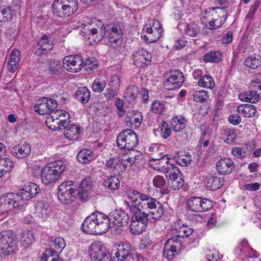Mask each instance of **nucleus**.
<instances>
[{"mask_svg": "<svg viewBox=\"0 0 261 261\" xmlns=\"http://www.w3.org/2000/svg\"><path fill=\"white\" fill-rule=\"evenodd\" d=\"M106 218L108 220L109 229L114 226L118 227L126 225L129 219L128 214L121 210L111 212L108 216L106 215Z\"/></svg>", "mask_w": 261, "mask_h": 261, "instance_id": "obj_11", "label": "nucleus"}, {"mask_svg": "<svg viewBox=\"0 0 261 261\" xmlns=\"http://www.w3.org/2000/svg\"><path fill=\"white\" fill-rule=\"evenodd\" d=\"M52 9L54 14L59 17L69 16L77 10L78 3L77 0H55Z\"/></svg>", "mask_w": 261, "mask_h": 261, "instance_id": "obj_4", "label": "nucleus"}, {"mask_svg": "<svg viewBox=\"0 0 261 261\" xmlns=\"http://www.w3.org/2000/svg\"><path fill=\"white\" fill-rule=\"evenodd\" d=\"M222 55L218 51H211L203 56L205 62L219 63L222 60Z\"/></svg>", "mask_w": 261, "mask_h": 261, "instance_id": "obj_47", "label": "nucleus"}, {"mask_svg": "<svg viewBox=\"0 0 261 261\" xmlns=\"http://www.w3.org/2000/svg\"><path fill=\"white\" fill-rule=\"evenodd\" d=\"M92 23L95 24L96 28H91L88 31L89 39L93 40L95 43L99 42L104 37L103 32L106 27L99 20L92 19Z\"/></svg>", "mask_w": 261, "mask_h": 261, "instance_id": "obj_17", "label": "nucleus"}, {"mask_svg": "<svg viewBox=\"0 0 261 261\" xmlns=\"http://www.w3.org/2000/svg\"><path fill=\"white\" fill-rule=\"evenodd\" d=\"M130 212L132 213L131 221L147 224L149 219L146 212H142L140 208L134 205L130 206Z\"/></svg>", "mask_w": 261, "mask_h": 261, "instance_id": "obj_27", "label": "nucleus"}, {"mask_svg": "<svg viewBox=\"0 0 261 261\" xmlns=\"http://www.w3.org/2000/svg\"><path fill=\"white\" fill-rule=\"evenodd\" d=\"M234 253L238 256H247L249 258L258 256L256 252L251 248L246 240H243L240 242L234 250Z\"/></svg>", "mask_w": 261, "mask_h": 261, "instance_id": "obj_22", "label": "nucleus"}, {"mask_svg": "<svg viewBox=\"0 0 261 261\" xmlns=\"http://www.w3.org/2000/svg\"><path fill=\"white\" fill-rule=\"evenodd\" d=\"M134 64L139 67L146 65L151 59V54L146 49L139 48L133 54Z\"/></svg>", "mask_w": 261, "mask_h": 261, "instance_id": "obj_23", "label": "nucleus"}, {"mask_svg": "<svg viewBox=\"0 0 261 261\" xmlns=\"http://www.w3.org/2000/svg\"><path fill=\"white\" fill-rule=\"evenodd\" d=\"M106 168L111 174L118 176L126 170V165L121 158H113L107 162Z\"/></svg>", "mask_w": 261, "mask_h": 261, "instance_id": "obj_16", "label": "nucleus"}, {"mask_svg": "<svg viewBox=\"0 0 261 261\" xmlns=\"http://www.w3.org/2000/svg\"><path fill=\"white\" fill-rule=\"evenodd\" d=\"M90 261H110L109 252L101 242H94L89 247Z\"/></svg>", "mask_w": 261, "mask_h": 261, "instance_id": "obj_9", "label": "nucleus"}, {"mask_svg": "<svg viewBox=\"0 0 261 261\" xmlns=\"http://www.w3.org/2000/svg\"><path fill=\"white\" fill-rule=\"evenodd\" d=\"M138 89L137 87L131 85L128 86L124 93V98L128 103H133L137 97Z\"/></svg>", "mask_w": 261, "mask_h": 261, "instance_id": "obj_41", "label": "nucleus"}, {"mask_svg": "<svg viewBox=\"0 0 261 261\" xmlns=\"http://www.w3.org/2000/svg\"><path fill=\"white\" fill-rule=\"evenodd\" d=\"M168 184L169 187L173 190H176L181 188L184 184V180L181 177V174L176 175L175 177L168 178Z\"/></svg>", "mask_w": 261, "mask_h": 261, "instance_id": "obj_48", "label": "nucleus"}, {"mask_svg": "<svg viewBox=\"0 0 261 261\" xmlns=\"http://www.w3.org/2000/svg\"><path fill=\"white\" fill-rule=\"evenodd\" d=\"M17 243L16 236L11 231L0 233V255L6 256L11 255L16 247Z\"/></svg>", "mask_w": 261, "mask_h": 261, "instance_id": "obj_5", "label": "nucleus"}, {"mask_svg": "<svg viewBox=\"0 0 261 261\" xmlns=\"http://www.w3.org/2000/svg\"><path fill=\"white\" fill-rule=\"evenodd\" d=\"M35 241V237L32 231H24L21 234V244L25 247L29 246Z\"/></svg>", "mask_w": 261, "mask_h": 261, "instance_id": "obj_49", "label": "nucleus"}, {"mask_svg": "<svg viewBox=\"0 0 261 261\" xmlns=\"http://www.w3.org/2000/svg\"><path fill=\"white\" fill-rule=\"evenodd\" d=\"M76 99L82 103H86L90 98V91L87 87H79L74 94Z\"/></svg>", "mask_w": 261, "mask_h": 261, "instance_id": "obj_35", "label": "nucleus"}, {"mask_svg": "<svg viewBox=\"0 0 261 261\" xmlns=\"http://www.w3.org/2000/svg\"><path fill=\"white\" fill-rule=\"evenodd\" d=\"M31 149L29 144L24 143L23 144H18L13 147L11 150V152L14 156L18 159L25 158L29 155Z\"/></svg>", "mask_w": 261, "mask_h": 261, "instance_id": "obj_28", "label": "nucleus"}, {"mask_svg": "<svg viewBox=\"0 0 261 261\" xmlns=\"http://www.w3.org/2000/svg\"><path fill=\"white\" fill-rule=\"evenodd\" d=\"M63 128L65 129L64 134L67 139L70 140H74L79 138L80 127L78 125L69 124V126Z\"/></svg>", "mask_w": 261, "mask_h": 261, "instance_id": "obj_37", "label": "nucleus"}, {"mask_svg": "<svg viewBox=\"0 0 261 261\" xmlns=\"http://www.w3.org/2000/svg\"><path fill=\"white\" fill-rule=\"evenodd\" d=\"M165 110V106L163 102L154 100L151 104V111L155 114H162Z\"/></svg>", "mask_w": 261, "mask_h": 261, "instance_id": "obj_59", "label": "nucleus"}, {"mask_svg": "<svg viewBox=\"0 0 261 261\" xmlns=\"http://www.w3.org/2000/svg\"><path fill=\"white\" fill-rule=\"evenodd\" d=\"M125 119L127 126L133 128H137L142 122L143 116L141 112L133 110L127 113Z\"/></svg>", "mask_w": 261, "mask_h": 261, "instance_id": "obj_25", "label": "nucleus"}, {"mask_svg": "<svg viewBox=\"0 0 261 261\" xmlns=\"http://www.w3.org/2000/svg\"><path fill=\"white\" fill-rule=\"evenodd\" d=\"M120 184L119 179L115 175L106 176L102 182V185L108 190L111 191L118 189L120 187Z\"/></svg>", "mask_w": 261, "mask_h": 261, "instance_id": "obj_36", "label": "nucleus"}, {"mask_svg": "<svg viewBox=\"0 0 261 261\" xmlns=\"http://www.w3.org/2000/svg\"><path fill=\"white\" fill-rule=\"evenodd\" d=\"M181 248V240L176 237H172L165 244L164 256L168 260H172L178 254Z\"/></svg>", "mask_w": 261, "mask_h": 261, "instance_id": "obj_12", "label": "nucleus"}, {"mask_svg": "<svg viewBox=\"0 0 261 261\" xmlns=\"http://www.w3.org/2000/svg\"><path fill=\"white\" fill-rule=\"evenodd\" d=\"M187 121L182 115H175L171 119L170 125L174 132H179L187 126Z\"/></svg>", "mask_w": 261, "mask_h": 261, "instance_id": "obj_33", "label": "nucleus"}, {"mask_svg": "<svg viewBox=\"0 0 261 261\" xmlns=\"http://www.w3.org/2000/svg\"><path fill=\"white\" fill-rule=\"evenodd\" d=\"M179 28L191 37H196L199 32L197 25L195 23H181L179 25Z\"/></svg>", "mask_w": 261, "mask_h": 261, "instance_id": "obj_40", "label": "nucleus"}, {"mask_svg": "<svg viewBox=\"0 0 261 261\" xmlns=\"http://www.w3.org/2000/svg\"><path fill=\"white\" fill-rule=\"evenodd\" d=\"M234 168L233 161L229 158L220 160L216 164V169L220 174H228L232 172Z\"/></svg>", "mask_w": 261, "mask_h": 261, "instance_id": "obj_26", "label": "nucleus"}, {"mask_svg": "<svg viewBox=\"0 0 261 261\" xmlns=\"http://www.w3.org/2000/svg\"><path fill=\"white\" fill-rule=\"evenodd\" d=\"M191 160V156L188 153L181 154L176 158V163L183 167L187 166L189 165Z\"/></svg>", "mask_w": 261, "mask_h": 261, "instance_id": "obj_57", "label": "nucleus"}, {"mask_svg": "<svg viewBox=\"0 0 261 261\" xmlns=\"http://www.w3.org/2000/svg\"><path fill=\"white\" fill-rule=\"evenodd\" d=\"M186 203L189 210L196 212L206 211L213 205L212 201L210 200L195 196L190 197Z\"/></svg>", "mask_w": 261, "mask_h": 261, "instance_id": "obj_10", "label": "nucleus"}, {"mask_svg": "<svg viewBox=\"0 0 261 261\" xmlns=\"http://www.w3.org/2000/svg\"><path fill=\"white\" fill-rule=\"evenodd\" d=\"M175 230L177 232V238H185L190 236L193 232V229L187 225H182L178 227H176Z\"/></svg>", "mask_w": 261, "mask_h": 261, "instance_id": "obj_52", "label": "nucleus"}, {"mask_svg": "<svg viewBox=\"0 0 261 261\" xmlns=\"http://www.w3.org/2000/svg\"><path fill=\"white\" fill-rule=\"evenodd\" d=\"M147 224L131 221L130 232L134 235H138L142 233L146 228Z\"/></svg>", "mask_w": 261, "mask_h": 261, "instance_id": "obj_51", "label": "nucleus"}, {"mask_svg": "<svg viewBox=\"0 0 261 261\" xmlns=\"http://www.w3.org/2000/svg\"><path fill=\"white\" fill-rule=\"evenodd\" d=\"M61 61L57 60H50L48 63V71L51 75H59L62 69Z\"/></svg>", "mask_w": 261, "mask_h": 261, "instance_id": "obj_44", "label": "nucleus"}, {"mask_svg": "<svg viewBox=\"0 0 261 261\" xmlns=\"http://www.w3.org/2000/svg\"><path fill=\"white\" fill-rule=\"evenodd\" d=\"M106 86L105 80L101 78H96L93 82L92 85V89L95 92H101Z\"/></svg>", "mask_w": 261, "mask_h": 261, "instance_id": "obj_54", "label": "nucleus"}, {"mask_svg": "<svg viewBox=\"0 0 261 261\" xmlns=\"http://www.w3.org/2000/svg\"><path fill=\"white\" fill-rule=\"evenodd\" d=\"M164 213L163 204L160 202V205H156L155 207L150 209L147 213L149 221L154 222L159 220Z\"/></svg>", "mask_w": 261, "mask_h": 261, "instance_id": "obj_39", "label": "nucleus"}, {"mask_svg": "<svg viewBox=\"0 0 261 261\" xmlns=\"http://www.w3.org/2000/svg\"><path fill=\"white\" fill-rule=\"evenodd\" d=\"M140 195H143V194L135 190H133L132 192H130L128 193L127 197L131 202V204H128V207L129 209L130 206L132 205L137 207V206H138V198L139 199V201H140Z\"/></svg>", "mask_w": 261, "mask_h": 261, "instance_id": "obj_58", "label": "nucleus"}, {"mask_svg": "<svg viewBox=\"0 0 261 261\" xmlns=\"http://www.w3.org/2000/svg\"><path fill=\"white\" fill-rule=\"evenodd\" d=\"M156 132H160V135L163 138H167L171 134V129L168 124L164 121H163L159 126V128L154 130V134L157 136Z\"/></svg>", "mask_w": 261, "mask_h": 261, "instance_id": "obj_50", "label": "nucleus"}, {"mask_svg": "<svg viewBox=\"0 0 261 261\" xmlns=\"http://www.w3.org/2000/svg\"><path fill=\"white\" fill-rule=\"evenodd\" d=\"M140 201L138 202L137 207L140 208L141 211L148 212L150 209L155 207L156 205H160V202L155 198L144 194L140 195Z\"/></svg>", "mask_w": 261, "mask_h": 261, "instance_id": "obj_24", "label": "nucleus"}, {"mask_svg": "<svg viewBox=\"0 0 261 261\" xmlns=\"http://www.w3.org/2000/svg\"><path fill=\"white\" fill-rule=\"evenodd\" d=\"M162 172L166 174V177L168 178H171V177H174L176 175L181 174L179 169L171 163L167 164L166 166L162 167Z\"/></svg>", "mask_w": 261, "mask_h": 261, "instance_id": "obj_45", "label": "nucleus"}, {"mask_svg": "<svg viewBox=\"0 0 261 261\" xmlns=\"http://www.w3.org/2000/svg\"><path fill=\"white\" fill-rule=\"evenodd\" d=\"M13 168V163L10 159L0 157V177L10 171Z\"/></svg>", "mask_w": 261, "mask_h": 261, "instance_id": "obj_42", "label": "nucleus"}, {"mask_svg": "<svg viewBox=\"0 0 261 261\" xmlns=\"http://www.w3.org/2000/svg\"><path fill=\"white\" fill-rule=\"evenodd\" d=\"M84 61L81 56L69 55L63 60V67L70 72H77L83 67Z\"/></svg>", "mask_w": 261, "mask_h": 261, "instance_id": "obj_13", "label": "nucleus"}, {"mask_svg": "<svg viewBox=\"0 0 261 261\" xmlns=\"http://www.w3.org/2000/svg\"><path fill=\"white\" fill-rule=\"evenodd\" d=\"M231 153L237 158L243 159L246 156V152L244 148L237 147L232 149Z\"/></svg>", "mask_w": 261, "mask_h": 261, "instance_id": "obj_62", "label": "nucleus"}, {"mask_svg": "<svg viewBox=\"0 0 261 261\" xmlns=\"http://www.w3.org/2000/svg\"><path fill=\"white\" fill-rule=\"evenodd\" d=\"M121 30L119 25L108 24L103 32L105 41L112 48H116L121 44Z\"/></svg>", "mask_w": 261, "mask_h": 261, "instance_id": "obj_7", "label": "nucleus"}, {"mask_svg": "<svg viewBox=\"0 0 261 261\" xmlns=\"http://www.w3.org/2000/svg\"><path fill=\"white\" fill-rule=\"evenodd\" d=\"M58 119L59 123L62 125L63 128L67 127L70 123V115L69 113L64 110H55L49 114L48 117V123L53 122V120Z\"/></svg>", "mask_w": 261, "mask_h": 261, "instance_id": "obj_20", "label": "nucleus"}, {"mask_svg": "<svg viewBox=\"0 0 261 261\" xmlns=\"http://www.w3.org/2000/svg\"><path fill=\"white\" fill-rule=\"evenodd\" d=\"M115 255L120 261H129L132 253H130L132 245L128 242H120L115 245Z\"/></svg>", "mask_w": 261, "mask_h": 261, "instance_id": "obj_18", "label": "nucleus"}, {"mask_svg": "<svg viewBox=\"0 0 261 261\" xmlns=\"http://www.w3.org/2000/svg\"><path fill=\"white\" fill-rule=\"evenodd\" d=\"M194 79L198 81L197 85L199 86L212 89L215 86V83L212 76L209 74H204L202 70L196 69L192 73Z\"/></svg>", "mask_w": 261, "mask_h": 261, "instance_id": "obj_14", "label": "nucleus"}, {"mask_svg": "<svg viewBox=\"0 0 261 261\" xmlns=\"http://www.w3.org/2000/svg\"><path fill=\"white\" fill-rule=\"evenodd\" d=\"M73 181L69 180L61 184L58 191L59 200L63 203L68 204L74 201L76 189L73 187Z\"/></svg>", "mask_w": 261, "mask_h": 261, "instance_id": "obj_8", "label": "nucleus"}, {"mask_svg": "<svg viewBox=\"0 0 261 261\" xmlns=\"http://www.w3.org/2000/svg\"><path fill=\"white\" fill-rule=\"evenodd\" d=\"M237 111L245 117H252L256 113L255 107L252 105H240L237 108Z\"/></svg>", "mask_w": 261, "mask_h": 261, "instance_id": "obj_38", "label": "nucleus"}, {"mask_svg": "<svg viewBox=\"0 0 261 261\" xmlns=\"http://www.w3.org/2000/svg\"><path fill=\"white\" fill-rule=\"evenodd\" d=\"M38 191L39 187L36 184L29 182L16 193H7L0 196V211L5 213L14 208H21L23 206L24 201L34 197Z\"/></svg>", "mask_w": 261, "mask_h": 261, "instance_id": "obj_1", "label": "nucleus"}, {"mask_svg": "<svg viewBox=\"0 0 261 261\" xmlns=\"http://www.w3.org/2000/svg\"><path fill=\"white\" fill-rule=\"evenodd\" d=\"M109 86V87H114L117 89H119L120 86V80L118 75L115 74L112 75L110 79Z\"/></svg>", "mask_w": 261, "mask_h": 261, "instance_id": "obj_63", "label": "nucleus"}, {"mask_svg": "<svg viewBox=\"0 0 261 261\" xmlns=\"http://www.w3.org/2000/svg\"><path fill=\"white\" fill-rule=\"evenodd\" d=\"M94 155L90 149H83L80 151L76 156L79 162L87 164L92 161L94 159Z\"/></svg>", "mask_w": 261, "mask_h": 261, "instance_id": "obj_43", "label": "nucleus"}, {"mask_svg": "<svg viewBox=\"0 0 261 261\" xmlns=\"http://www.w3.org/2000/svg\"><path fill=\"white\" fill-rule=\"evenodd\" d=\"M117 144L120 149L133 150L138 144V139L136 133L130 129L121 132L117 137Z\"/></svg>", "mask_w": 261, "mask_h": 261, "instance_id": "obj_6", "label": "nucleus"}, {"mask_svg": "<svg viewBox=\"0 0 261 261\" xmlns=\"http://www.w3.org/2000/svg\"><path fill=\"white\" fill-rule=\"evenodd\" d=\"M65 168L60 161L47 164L41 170V177L43 183L48 185L58 180Z\"/></svg>", "mask_w": 261, "mask_h": 261, "instance_id": "obj_3", "label": "nucleus"}, {"mask_svg": "<svg viewBox=\"0 0 261 261\" xmlns=\"http://www.w3.org/2000/svg\"><path fill=\"white\" fill-rule=\"evenodd\" d=\"M260 4V0H255L254 3L251 6L250 9L245 16L246 19H252L254 14L257 12V10L259 8Z\"/></svg>", "mask_w": 261, "mask_h": 261, "instance_id": "obj_60", "label": "nucleus"}, {"mask_svg": "<svg viewBox=\"0 0 261 261\" xmlns=\"http://www.w3.org/2000/svg\"><path fill=\"white\" fill-rule=\"evenodd\" d=\"M51 208L47 202H38L36 205L35 213L38 217L42 219H46L50 214Z\"/></svg>", "mask_w": 261, "mask_h": 261, "instance_id": "obj_31", "label": "nucleus"}, {"mask_svg": "<svg viewBox=\"0 0 261 261\" xmlns=\"http://www.w3.org/2000/svg\"><path fill=\"white\" fill-rule=\"evenodd\" d=\"M108 221L106 214L96 211L85 219L81 228L88 234H102L109 230Z\"/></svg>", "mask_w": 261, "mask_h": 261, "instance_id": "obj_2", "label": "nucleus"}, {"mask_svg": "<svg viewBox=\"0 0 261 261\" xmlns=\"http://www.w3.org/2000/svg\"><path fill=\"white\" fill-rule=\"evenodd\" d=\"M245 64L251 69H256L261 66V57L257 55H251L246 58Z\"/></svg>", "mask_w": 261, "mask_h": 261, "instance_id": "obj_46", "label": "nucleus"}, {"mask_svg": "<svg viewBox=\"0 0 261 261\" xmlns=\"http://www.w3.org/2000/svg\"><path fill=\"white\" fill-rule=\"evenodd\" d=\"M12 14L11 10L8 7L0 8V22L5 23L11 20Z\"/></svg>", "mask_w": 261, "mask_h": 261, "instance_id": "obj_55", "label": "nucleus"}, {"mask_svg": "<svg viewBox=\"0 0 261 261\" xmlns=\"http://www.w3.org/2000/svg\"><path fill=\"white\" fill-rule=\"evenodd\" d=\"M223 181V180L219 177L208 175L204 177L203 184L207 189L214 191L222 187Z\"/></svg>", "mask_w": 261, "mask_h": 261, "instance_id": "obj_30", "label": "nucleus"}, {"mask_svg": "<svg viewBox=\"0 0 261 261\" xmlns=\"http://www.w3.org/2000/svg\"><path fill=\"white\" fill-rule=\"evenodd\" d=\"M261 92L257 93V91L252 90L244 92L239 95V99L243 101L256 103L260 98Z\"/></svg>", "mask_w": 261, "mask_h": 261, "instance_id": "obj_34", "label": "nucleus"}, {"mask_svg": "<svg viewBox=\"0 0 261 261\" xmlns=\"http://www.w3.org/2000/svg\"><path fill=\"white\" fill-rule=\"evenodd\" d=\"M218 13L217 11H215V9L213 8L212 10H206L202 16V19H208L209 16H212L213 17L212 20H210L208 24L206 27L210 30H214L220 27L224 22L226 17L223 18H218L216 14ZM218 13H220L219 12Z\"/></svg>", "mask_w": 261, "mask_h": 261, "instance_id": "obj_21", "label": "nucleus"}, {"mask_svg": "<svg viewBox=\"0 0 261 261\" xmlns=\"http://www.w3.org/2000/svg\"><path fill=\"white\" fill-rule=\"evenodd\" d=\"M146 33L148 36H144L143 38L146 40H148L149 43L156 42L161 37L162 28L160 23L158 20H154L151 27L146 29Z\"/></svg>", "mask_w": 261, "mask_h": 261, "instance_id": "obj_19", "label": "nucleus"}, {"mask_svg": "<svg viewBox=\"0 0 261 261\" xmlns=\"http://www.w3.org/2000/svg\"><path fill=\"white\" fill-rule=\"evenodd\" d=\"M49 246L51 248V255L53 256L54 253H61L66 246V242L64 239L61 237L54 238H50Z\"/></svg>", "mask_w": 261, "mask_h": 261, "instance_id": "obj_32", "label": "nucleus"}, {"mask_svg": "<svg viewBox=\"0 0 261 261\" xmlns=\"http://www.w3.org/2000/svg\"><path fill=\"white\" fill-rule=\"evenodd\" d=\"M208 98V92L204 90L197 91L193 94V99L196 102H206Z\"/></svg>", "mask_w": 261, "mask_h": 261, "instance_id": "obj_56", "label": "nucleus"}, {"mask_svg": "<svg viewBox=\"0 0 261 261\" xmlns=\"http://www.w3.org/2000/svg\"><path fill=\"white\" fill-rule=\"evenodd\" d=\"M206 257L210 261H218L221 257L216 250L209 251L206 254Z\"/></svg>", "mask_w": 261, "mask_h": 261, "instance_id": "obj_64", "label": "nucleus"}, {"mask_svg": "<svg viewBox=\"0 0 261 261\" xmlns=\"http://www.w3.org/2000/svg\"><path fill=\"white\" fill-rule=\"evenodd\" d=\"M83 67L87 71H91L97 67V61L94 58L87 59L84 62Z\"/></svg>", "mask_w": 261, "mask_h": 261, "instance_id": "obj_61", "label": "nucleus"}, {"mask_svg": "<svg viewBox=\"0 0 261 261\" xmlns=\"http://www.w3.org/2000/svg\"><path fill=\"white\" fill-rule=\"evenodd\" d=\"M47 101V98L43 97L39 99L37 103L35 106V111L40 115H44L48 113V109L46 106V101Z\"/></svg>", "mask_w": 261, "mask_h": 261, "instance_id": "obj_53", "label": "nucleus"}, {"mask_svg": "<svg viewBox=\"0 0 261 261\" xmlns=\"http://www.w3.org/2000/svg\"><path fill=\"white\" fill-rule=\"evenodd\" d=\"M53 48V42L51 40H49L45 35L43 36L39 40L37 47L35 51V54L38 56H41L47 51Z\"/></svg>", "mask_w": 261, "mask_h": 261, "instance_id": "obj_29", "label": "nucleus"}, {"mask_svg": "<svg viewBox=\"0 0 261 261\" xmlns=\"http://www.w3.org/2000/svg\"><path fill=\"white\" fill-rule=\"evenodd\" d=\"M184 82L182 72L179 70H175L171 72L170 76L165 82L164 87L168 90H173L180 88Z\"/></svg>", "mask_w": 261, "mask_h": 261, "instance_id": "obj_15", "label": "nucleus"}]
</instances>
